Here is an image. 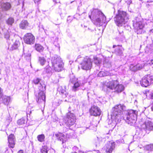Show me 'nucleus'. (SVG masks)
<instances>
[{"label": "nucleus", "mask_w": 153, "mask_h": 153, "mask_svg": "<svg viewBox=\"0 0 153 153\" xmlns=\"http://www.w3.org/2000/svg\"><path fill=\"white\" fill-rule=\"evenodd\" d=\"M145 149L148 151H153V144H150L146 146Z\"/></svg>", "instance_id": "e433bc0d"}, {"label": "nucleus", "mask_w": 153, "mask_h": 153, "mask_svg": "<svg viewBox=\"0 0 153 153\" xmlns=\"http://www.w3.org/2000/svg\"><path fill=\"white\" fill-rule=\"evenodd\" d=\"M1 7L3 9L6 10L9 9L11 7V5L10 3L7 2L2 3L1 4Z\"/></svg>", "instance_id": "393cba45"}, {"label": "nucleus", "mask_w": 153, "mask_h": 153, "mask_svg": "<svg viewBox=\"0 0 153 153\" xmlns=\"http://www.w3.org/2000/svg\"><path fill=\"white\" fill-rule=\"evenodd\" d=\"M94 62L96 64H98L100 63V62L98 59V58H94Z\"/></svg>", "instance_id": "a19ab883"}, {"label": "nucleus", "mask_w": 153, "mask_h": 153, "mask_svg": "<svg viewBox=\"0 0 153 153\" xmlns=\"http://www.w3.org/2000/svg\"><path fill=\"white\" fill-rule=\"evenodd\" d=\"M55 135L58 138V139L62 141V143L65 142L67 140V137L65 134L59 133L56 134Z\"/></svg>", "instance_id": "6ab92c4d"}, {"label": "nucleus", "mask_w": 153, "mask_h": 153, "mask_svg": "<svg viewBox=\"0 0 153 153\" xmlns=\"http://www.w3.org/2000/svg\"><path fill=\"white\" fill-rule=\"evenodd\" d=\"M35 38L32 34L26 33L24 36V40L25 42L28 44L31 45L34 43Z\"/></svg>", "instance_id": "f8f14e48"}, {"label": "nucleus", "mask_w": 153, "mask_h": 153, "mask_svg": "<svg viewBox=\"0 0 153 153\" xmlns=\"http://www.w3.org/2000/svg\"><path fill=\"white\" fill-rule=\"evenodd\" d=\"M133 22L134 31L137 34L143 33L145 32L143 29L144 24L142 22L141 19L136 17L133 20Z\"/></svg>", "instance_id": "423d86ee"}, {"label": "nucleus", "mask_w": 153, "mask_h": 153, "mask_svg": "<svg viewBox=\"0 0 153 153\" xmlns=\"http://www.w3.org/2000/svg\"><path fill=\"white\" fill-rule=\"evenodd\" d=\"M35 48L37 51L41 52L43 51L44 48L39 44H36L35 45Z\"/></svg>", "instance_id": "a878e982"}, {"label": "nucleus", "mask_w": 153, "mask_h": 153, "mask_svg": "<svg viewBox=\"0 0 153 153\" xmlns=\"http://www.w3.org/2000/svg\"><path fill=\"white\" fill-rule=\"evenodd\" d=\"M72 83L74 84V86L72 87V90L74 91H76L78 89V88L79 87L81 83L78 81L74 82V81H71Z\"/></svg>", "instance_id": "4be33fe9"}, {"label": "nucleus", "mask_w": 153, "mask_h": 153, "mask_svg": "<svg viewBox=\"0 0 153 153\" xmlns=\"http://www.w3.org/2000/svg\"><path fill=\"white\" fill-rule=\"evenodd\" d=\"M71 153H77L76 152H72Z\"/></svg>", "instance_id": "5fc2aeb1"}, {"label": "nucleus", "mask_w": 153, "mask_h": 153, "mask_svg": "<svg viewBox=\"0 0 153 153\" xmlns=\"http://www.w3.org/2000/svg\"><path fill=\"white\" fill-rule=\"evenodd\" d=\"M40 81V79L39 78H36L34 79L33 82L35 84H38Z\"/></svg>", "instance_id": "58836bf2"}, {"label": "nucleus", "mask_w": 153, "mask_h": 153, "mask_svg": "<svg viewBox=\"0 0 153 153\" xmlns=\"http://www.w3.org/2000/svg\"><path fill=\"white\" fill-rule=\"evenodd\" d=\"M3 96L2 90L0 87V98H1Z\"/></svg>", "instance_id": "a18cd8bd"}, {"label": "nucleus", "mask_w": 153, "mask_h": 153, "mask_svg": "<svg viewBox=\"0 0 153 153\" xmlns=\"http://www.w3.org/2000/svg\"><path fill=\"white\" fill-rule=\"evenodd\" d=\"M17 153H23V151L22 150H20V151H19Z\"/></svg>", "instance_id": "09e8293b"}, {"label": "nucleus", "mask_w": 153, "mask_h": 153, "mask_svg": "<svg viewBox=\"0 0 153 153\" xmlns=\"http://www.w3.org/2000/svg\"><path fill=\"white\" fill-rule=\"evenodd\" d=\"M48 147L47 146H43L41 150V153H48Z\"/></svg>", "instance_id": "c9c22d12"}, {"label": "nucleus", "mask_w": 153, "mask_h": 153, "mask_svg": "<svg viewBox=\"0 0 153 153\" xmlns=\"http://www.w3.org/2000/svg\"><path fill=\"white\" fill-rule=\"evenodd\" d=\"M142 128L144 129L146 131L153 130V124L149 120H146L145 122L141 125Z\"/></svg>", "instance_id": "ddd939ff"}, {"label": "nucleus", "mask_w": 153, "mask_h": 153, "mask_svg": "<svg viewBox=\"0 0 153 153\" xmlns=\"http://www.w3.org/2000/svg\"><path fill=\"white\" fill-rule=\"evenodd\" d=\"M109 73L107 71L104 72L103 71H100L98 74V76L99 77H102L108 76Z\"/></svg>", "instance_id": "cd10ccee"}, {"label": "nucleus", "mask_w": 153, "mask_h": 153, "mask_svg": "<svg viewBox=\"0 0 153 153\" xmlns=\"http://www.w3.org/2000/svg\"><path fill=\"white\" fill-rule=\"evenodd\" d=\"M28 25V23L26 20H22L19 24L20 27L22 29H24L27 27Z\"/></svg>", "instance_id": "5701e85b"}, {"label": "nucleus", "mask_w": 153, "mask_h": 153, "mask_svg": "<svg viewBox=\"0 0 153 153\" xmlns=\"http://www.w3.org/2000/svg\"><path fill=\"white\" fill-rule=\"evenodd\" d=\"M92 62L89 57L86 56L81 63V68L86 70L90 69L92 66Z\"/></svg>", "instance_id": "1a4fd4ad"}, {"label": "nucleus", "mask_w": 153, "mask_h": 153, "mask_svg": "<svg viewBox=\"0 0 153 153\" xmlns=\"http://www.w3.org/2000/svg\"><path fill=\"white\" fill-rule=\"evenodd\" d=\"M46 72L48 73H50L52 71H53L52 70V68H51L50 67H47L46 68Z\"/></svg>", "instance_id": "4c0bfd02"}, {"label": "nucleus", "mask_w": 153, "mask_h": 153, "mask_svg": "<svg viewBox=\"0 0 153 153\" xmlns=\"http://www.w3.org/2000/svg\"><path fill=\"white\" fill-rule=\"evenodd\" d=\"M104 65L106 67L109 68L111 66V62H110L108 61L107 59H105L104 62Z\"/></svg>", "instance_id": "473e14b6"}, {"label": "nucleus", "mask_w": 153, "mask_h": 153, "mask_svg": "<svg viewBox=\"0 0 153 153\" xmlns=\"http://www.w3.org/2000/svg\"><path fill=\"white\" fill-rule=\"evenodd\" d=\"M149 2L146 4L147 7L149 9H153V1H149Z\"/></svg>", "instance_id": "f704fd0d"}, {"label": "nucleus", "mask_w": 153, "mask_h": 153, "mask_svg": "<svg viewBox=\"0 0 153 153\" xmlns=\"http://www.w3.org/2000/svg\"><path fill=\"white\" fill-rule=\"evenodd\" d=\"M90 112L91 115L95 116H100L101 112L100 108L95 106H93L91 107L90 110Z\"/></svg>", "instance_id": "4468645a"}, {"label": "nucleus", "mask_w": 153, "mask_h": 153, "mask_svg": "<svg viewBox=\"0 0 153 153\" xmlns=\"http://www.w3.org/2000/svg\"><path fill=\"white\" fill-rule=\"evenodd\" d=\"M152 83H153V76L149 75H145L140 81L141 85L143 87H147Z\"/></svg>", "instance_id": "9b49d317"}, {"label": "nucleus", "mask_w": 153, "mask_h": 153, "mask_svg": "<svg viewBox=\"0 0 153 153\" xmlns=\"http://www.w3.org/2000/svg\"><path fill=\"white\" fill-rule=\"evenodd\" d=\"M66 120L65 123L67 126L70 127L74 125L75 123L76 117L75 115L70 112H69L67 114Z\"/></svg>", "instance_id": "9d476101"}, {"label": "nucleus", "mask_w": 153, "mask_h": 153, "mask_svg": "<svg viewBox=\"0 0 153 153\" xmlns=\"http://www.w3.org/2000/svg\"><path fill=\"white\" fill-rule=\"evenodd\" d=\"M31 113V111H30V112L29 113H28V112H27V115L28 114H29L30 115V114Z\"/></svg>", "instance_id": "603ef678"}, {"label": "nucleus", "mask_w": 153, "mask_h": 153, "mask_svg": "<svg viewBox=\"0 0 153 153\" xmlns=\"http://www.w3.org/2000/svg\"><path fill=\"white\" fill-rule=\"evenodd\" d=\"M125 106L123 105H116L112 109L111 116L114 117L115 120L119 122L122 118V111L124 110Z\"/></svg>", "instance_id": "39448f33"}, {"label": "nucleus", "mask_w": 153, "mask_h": 153, "mask_svg": "<svg viewBox=\"0 0 153 153\" xmlns=\"http://www.w3.org/2000/svg\"><path fill=\"white\" fill-rule=\"evenodd\" d=\"M7 121L8 123H9L11 121L12 118L10 116H8V117H7Z\"/></svg>", "instance_id": "c03bdc74"}, {"label": "nucleus", "mask_w": 153, "mask_h": 153, "mask_svg": "<svg viewBox=\"0 0 153 153\" xmlns=\"http://www.w3.org/2000/svg\"><path fill=\"white\" fill-rule=\"evenodd\" d=\"M39 89L40 91L38 93L37 97V102L39 103H44L45 100V95L44 92L45 90V85H42L41 84H40V86L39 87Z\"/></svg>", "instance_id": "6e6552de"}, {"label": "nucleus", "mask_w": 153, "mask_h": 153, "mask_svg": "<svg viewBox=\"0 0 153 153\" xmlns=\"http://www.w3.org/2000/svg\"><path fill=\"white\" fill-rule=\"evenodd\" d=\"M149 63H151V62H149Z\"/></svg>", "instance_id": "6e6d98bb"}, {"label": "nucleus", "mask_w": 153, "mask_h": 153, "mask_svg": "<svg viewBox=\"0 0 153 153\" xmlns=\"http://www.w3.org/2000/svg\"><path fill=\"white\" fill-rule=\"evenodd\" d=\"M2 99L3 102L4 103L5 105L7 104L10 100V98L9 97H7L6 96H3Z\"/></svg>", "instance_id": "c85d7f7f"}, {"label": "nucleus", "mask_w": 153, "mask_h": 153, "mask_svg": "<svg viewBox=\"0 0 153 153\" xmlns=\"http://www.w3.org/2000/svg\"><path fill=\"white\" fill-rule=\"evenodd\" d=\"M8 140L9 146L11 148H14L15 144V138L13 134H10L8 136Z\"/></svg>", "instance_id": "dca6fc26"}, {"label": "nucleus", "mask_w": 153, "mask_h": 153, "mask_svg": "<svg viewBox=\"0 0 153 153\" xmlns=\"http://www.w3.org/2000/svg\"><path fill=\"white\" fill-rule=\"evenodd\" d=\"M152 105L151 109L152 111H153V102L152 103Z\"/></svg>", "instance_id": "8fccbe9b"}, {"label": "nucleus", "mask_w": 153, "mask_h": 153, "mask_svg": "<svg viewBox=\"0 0 153 153\" xmlns=\"http://www.w3.org/2000/svg\"><path fill=\"white\" fill-rule=\"evenodd\" d=\"M39 61L40 65H44L46 62V60L43 57H39Z\"/></svg>", "instance_id": "c756f323"}, {"label": "nucleus", "mask_w": 153, "mask_h": 153, "mask_svg": "<svg viewBox=\"0 0 153 153\" xmlns=\"http://www.w3.org/2000/svg\"><path fill=\"white\" fill-rule=\"evenodd\" d=\"M132 1L131 0H128L127 1H126V3L128 5H130V4L131 3Z\"/></svg>", "instance_id": "de8ad7c7"}, {"label": "nucleus", "mask_w": 153, "mask_h": 153, "mask_svg": "<svg viewBox=\"0 0 153 153\" xmlns=\"http://www.w3.org/2000/svg\"><path fill=\"white\" fill-rule=\"evenodd\" d=\"M51 63L52 70L53 71L59 72L63 70L64 63L59 57L56 56L53 57L51 59Z\"/></svg>", "instance_id": "20e7f679"}, {"label": "nucleus", "mask_w": 153, "mask_h": 153, "mask_svg": "<svg viewBox=\"0 0 153 153\" xmlns=\"http://www.w3.org/2000/svg\"><path fill=\"white\" fill-rule=\"evenodd\" d=\"M89 17L94 24L97 26L102 25L104 23H105L106 20L105 16L98 9L94 10L91 12V15H89Z\"/></svg>", "instance_id": "f03ea898"}, {"label": "nucleus", "mask_w": 153, "mask_h": 153, "mask_svg": "<svg viewBox=\"0 0 153 153\" xmlns=\"http://www.w3.org/2000/svg\"><path fill=\"white\" fill-rule=\"evenodd\" d=\"M149 31L150 33H153V28L152 29L150 30Z\"/></svg>", "instance_id": "3c124183"}, {"label": "nucleus", "mask_w": 153, "mask_h": 153, "mask_svg": "<svg viewBox=\"0 0 153 153\" xmlns=\"http://www.w3.org/2000/svg\"><path fill=\"white\" fill-rule=\"evenodd\" d=\"M145 65V64L144 62H140L134 66L133 65H131L130 67V68L132 71H135L142 69Z\"/></svg>", "instance_id": "2eb2a0df"}, {"label": "nucleus", "mask_w": 153, "mask_h": 153, "mask_svg": "<svg viewBox=\"0 0 153 153\" xmlns=\"http://www.w3.org/2000/svg\"><path fill=\"white\" fill-rule=\"evenodd\" d=\"M23 55L25 57H25H30V56L31 55H30V53H29V52H28L26 54L25 53L23 54Z\"/></svg>", "instance_id": "79ce46f5"}, {"label": "nucleus", "mask_w": 153, "mask_h": 153, "mask_svg": "<svg viewBox=\"0 0 153 153\" xmlns=\"http://www.w3.org/2000/svg\"><path fill=\"white\" fill-rule=\"evenodd\" d=\"M58 90L62 94H65V95H66V92L64 87L63 88L61 86L59 88Z\"/></svg>", "instance_id": "72a5a7b5"}, {"label": "nucleus", "mask_w": 153, "mask_h": 153, "mask_svg": "<svg viewBox=\"0 0 153 153\" xmlns=\"http://www.w3.org/2000/svg\"><path fill=\"white\" fill-rule=\"evenodd\" d=\"M118 84V81L117 80H112L106 82L105 85L108 88L112 90H114L116 85Z\"/></svg>", "instance_id": "f3484780"}, {"label": "nucleus", "mask_w": 153, "mask_h": 153, "mask_svg": "<svg viewBox=\"0 0 153 153\" xmlns=\"http://www.w3.org/2000/svg\"><path fill=\"white\" fill-rule=\"evenodd\" d=\"M148 1H153V0H148Z\"/></svg>", "instance_id": "864d4df0"}, {"label": "nucleus", "mask_w": 153, "mask_h": 153, "mask_svg": "<svg viewBox=\"0 0 153 153\" xmlns=\"http://www.w3.org/2000/svg\"><path fill=\"white\" fill-rule=\"evenodd\" d=\"M15 32V29H13L11 30H9L4 35L5 38L9 39L7 41V42L10 43L9 48L12 51L17 49L20 45L19 37L16 34Z\"/></svg>", "instance_id": "f257e3e1"}, {"label": "nucleus", "mask_w": 153, "mask_h": 153, "mask_svg": "<svg viewBox=\"0 0 153 153\" xmlns=\"http://www.w3.org/2000/svg\"><path fill=\"white\" fill-rule=\"evenodd\" d=\"M116 47L117 48L115 49V53L116 54L119 55H121L123 54V49L121 46L118 45L116 46L115 45H114L113 48H114Z\"/></svg>", "instance_id": "aec40b11"}, {"label": "nucleus", "mask_w": 153, "mask_h": 153, "mask_svg": "<svg viewBox=\"0 0 153 153\" xmlns=\"http://www.w3.org/2000/svg\"><path fill=\"white\" fill-rule=\"evenodd\" d=\"M124 89V86L122 84H119L118 82V84L116 86L114 90L117 92H120L123 91Z\"/></svg>", "instance_id": "412c9836"}, {"label": "nucleus", "mask_w": 153, "mask_h": 153, "mask_svg": "<svg viewBox=\"0 0 153 153\" xmlns=\"http://www.w3.org/2000/svg\"><path fill=\"white\" fill-rule=\"evenodd\" d=\"M38 140L40 142H43L45 138V135L43 134L38 135L37 137Z\"/></svg>", "instance_id": "7c9ffc66"}, {"label": "nucleus", "mask_w": 153, "mask_h": 153, "mask_svg": "<svg viewBox=\"0 0 153 153\" xmlns=\"http://www.w3.org/2000/svg\"><path fill=\"white\" fill-rule=\"evenodd\" d=\"M144 94L147 97L151 99H153V91L152 90H146L145 91Z\"/></svg>", "instance_id": "b1692460"}, {"label": "nucleus", "mask_w": 153, "mask_h": 153, "mask_svg": "<svg viewBox=\"0 0 153 153\" xmlns=\"http://www.w3.org/2000/svg\"><path fill=\"white\" fill-rule=\"evenodd\" d=\"M147 65H151L153 64V58L149 60L147 62H146Z\"/></svg>", "instance_id": "ea45409f"}, {"label": "nucleus", "mask_w": 153, "mask_h": 153, "mask_svg": "<svg viewBox=\"0 0 153 153\" xmlns=\"http://www.w3.org/2000/svg\"><path fill=\"white\" fill-rule=\"evenodd\" d=\"M14 19L13 18L10 17L6 20V23L9 25L12 26L14 23Z\"/></svg>", "instance_id": "bb28decb"}, {"label": "nucleus", "mask_w": 153, "mask_h": 153, "mask_svg": "<svg viewBox=\"0 0 153 153\" xmlns=\"http://www.w3.org/2000/svg\"><path fill=\"white\" fill-rule=\"evenodd\" d=\"M115 143H109L106 145V148L105 151L108 153H111L115 148Z\"/></svg>", "instance_id": "a211bd4d"}, {"label": "nucleus", "mask_w": 153, "mask_h": 153, "mask_svg": "<svg viewBox=\"0 0 153 153\" xmlns=\"http://www.w3.org/2000/svg\"><path fill=\"white\" fill-rule=\"evenodd\" d=\"M25 122L26 120L24 118H22L18 120L17 123L19 125H22L25 124Z\"/></svg>", "instance_id": "2f4dec72"}, {"label": "nucleus", "mask_w": 153, "mask_h": 153, "mask_svg": "<svg viewBox=\"0 0 153 153\" xmlns=\"http://www.w3.org/2000/svg\"><path fill=\"white\" fill-rule=\"evenodd\" d=\"M123 142L124 140L123 139H120L116 141V143H120Z\"/></svg>", "instance_id": "37998d69"}, {"label": "nucleus", "mask_w": 153, "mask_h": 153, "mask_svg": "<svg viewBox=\"0 0 153 153\" xmlns=\"http://www.w3.org/2000/svg\"><path fill=\"white\" fill-rule=\"evenodd\" d=\"M129 16L126 12L118 10V14L114 18V20L118 26H122L128 21Z\"/></svg>", "instance_id": "7ed1b4c3"}, {"label": "nucleus", "mask_w": 153, "mask_h": 153, "mask_svg": "<svg viewBox=\"0 0 153 153\" xmlns=\"http://www.w3.org/2000/svg\"><path fill=\"white\" fill-rule=\"evenodd\" d=\"M41 0H34V2L35 3H37L39 4L40 1Z\"/></svg>", "instance_id": "49530a36"}, {"label": "nucleus", "mask_w": 153, "mask_h": 153, "mask_svg": "<svg viewBox=\"0 0 153 153\" xmlns=\"http://www.w3.org/2000/svg\"><path fill=\"white\" fill-rule=\"evenodd\" d=\"M137 113L136 110H130L128 111L126 115V119H125L126 122L128 124L131 123H135L137 118Z\"/></svg>", "instance_id": "0eeeda50"}]
</instances>
